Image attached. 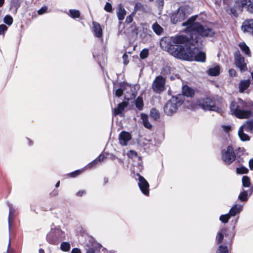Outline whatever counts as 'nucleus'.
I'll return each mask as SVG.
<instances>
[{"label": "nucleus", "instance_id": "nucleus-1", "mask_svg": "<svg viewBox=\"0 0 253 253\" xmlns=\"http://www.w3.org/2000/svg\"><path fill=\"white\" fill-rule=\"evenodd\" d=\"M197 17V15L193 16L182 23V26H187L186 32L189 33L191 38L186 60L204 62L206 59V54L200 52L199 48V43L201 42L200 37H212L215 32L212 29L203 26L198 22H195Z\"/></svg>", "mask_w": 253, "mask_h": 253}, {"label": "nucleus", "instance_id": "nucleus-2", "mask_svg": "<svg viewBox=\"0 0 253 253\" xmlns=\"http://www.w3.org/2000/svg\"><path fill=\"white\" fill-rule=\"evenodd\" d=\"M187 35H180L172 37L171 42L174 44L166 45L167 40L163 39L160 42L162 48L167 50L173 56L181 59L186 60L188 58V51L191 42V38L189 33Z\"/></svg>", "mask_w": 253, "mask_h": 253}, {"label": "nucleus", "instance_id": "nucleus-3", "mask_svg": "<svg viewBox=\"0 0 253 253\" xmlns=\"http://www.w3.org/2000/svg\"><path fill=\"white\" fill-rule=\"evenodd\" d=\"M230 108L232 114L239 119H247L253 114V102L251 101L238 98L231 102Z\"/></svg>", "mask_w": 253, "mask_h": 253}, {"label": "nucleus", "instance_id": "nucleus-4", "mask_svg": "<svg viewBox=\"0 0 253 253\" xmlns=\"http://www.w3.org/2000/svg\"><path fill=\"white\" fill-rule=\"evenodd\" d=\"M182 96H173L166 103L164 107V112L168 116L175 113L178 108L183 103Z\"/></svg>", "mask_w": 253, "mask_h": 253}, {"label": "nucleus", "instance_id": "nucleus-5", "mask_svg": "<svg viewBox=\"0 0 253 253\" xmlns=\"http://www.w3.org/2000/svg\"><path fill=\"white\" fill-rule=\"evenodd\" d=\"M244 131H253V120L247 121L246 123L240 127L238 130V135L240 139L243 141H249L250 140V136L245 133Z\"/></svg>", "mask_w": 253, "mask_h": 253}, {"label": "nucleus", "instance_id": "nucleus-6", "mask_svg": "<svg viewBox=\"0 0 253 253\" xmlns=\"http://www.w3.org/2000/svg\"><path fill=\"white\" fill-rule=\"evenodd\" d=\"M221 159L225 164H232L236 159V155L233 148L229 146L226 149L221 151Z\"/></svg>", "mask_w": 253, "mask_h": 253}, {"label": "nucleus", "instance_id": "nucleus-7", "mask_svg": "<svg viewBox=\"0 0 253 253\" xmlns=\"http://www.w3.org/2000/svg\"><path fill=\"white\" fill-rule=\"evenodd\" d=\"M65 237V233L60 228L51 229L47 234L46 240L50 244H54L59 239Z\"/></svg>", "mask_w": 253, "mask_h": 253}, {"label": "nucleus", "instance_id": "nucleus-8", "mask_svg": "<svg viewBox=\"0 0 253 253\" xmlns=\"http://www.w3.org/2000/svg\"><path fill=\"white\" fill-rule=\"evenodd\" d=\"M196 104L205 110L218 111V108L215 105L214 101L209 98H200L197 100Z\"/></svg>", "mask_w": 253, "mask_h": 253}, {"label": "nucleus", "instance_id": "nucleus-9", "mask_svg": "<svg viewBox=\"0 0 253 253\" xmlns=\"http://www.w3.org/2000/svg\"><path fill=\"white\" fill-rule=\"evenodd\" d=\"M234 63L241 72H244L248 70L247 63L245 58L238 51L234 54Z\"/></svg>", "mask_w": 253, "mask_h": 253}, {"label": "nucleus", "instance_id": "nucleus-10", "mask_svg": "<svg viewBox=\"0 0 253 253\" xmlns=\"http://www.w3.org/2000/svg\"><path fill=\"white\" fill-rule=\"evenodd\" d=\"M166 79L161 76H157L154 80L152 87L153 91L158 93H161L165 90Z\"/></svg>", "mask_w": 253, "mask_h": 253}, {"label": "nucleus", "instance_id": "nucleus-11", "mask_svg": "<svg viewBox=\"0 0 253 253\" xmlns=\"http://www.w3.org/2000/svg\"><path fill=\"white\" fill-rule=\"evenodd\" d=\"M186 17L184 9L183 7H179L175 12L172 13L170 16L171 22L175 24L184 20Z\"/></svg>", "mask_w": 253, "mask_h": 253}, {"label": "nucleus", "instance_id": "nucleus-12", "mask_svg": "<svg viewBox=\"0 0 253 253\" xmlns=\"http://www.w3.org/2000/svg\"><path fill=\"white\" fill-rule=\"evenodd\" d=\"M137 176H138V184L139 187L142 191V192L145 195H148L149 193V185L147 181L140 174L137 173Z\"/></svg>", "mask_w": 253, "mask_h": 253}, {"label": "nucleus", "instance_id": "nucleus-13", "mask_svg": "<svg viewBox=\"0 0 253 253\" xmlns=\"http://www.w3.org/2000/svg\"><path fill=\"white\" fill-rule=\"evenodd\" d=\"M241 29L244 33L253 35V19H247L243 22Z\"/></svg>", "mask_w": 253, "mask_h": 253}, {"label": "nucleus", "instance_id": "nucleus-14", "mask_svg": "<svg viewBox=\"0 0 253 253\" xmlns=\"http://www.w3.org/2000/svg\"><path fill=\"white\" fill-rule=\"evenodd\" d=\"M131 139L130 134L125 131H122L119 136L120 143L123 146H126Z\"/></svg>", "mask_w": 253, "mask_h": 253}, {"label": "nucleus", "instance_id": "nucleus-15", "mask_svg": "<svg viewBox=\"0 0 253 253\" xmlns=\"http://www.w3.org/2000/svg\"><path fill=\"white\" fill-rule=\"evenodd\" d=\"M240 4L242 7H245L249 13H253V0H242Z\"/></svg>", "mask_w": 253, "mask_h": 253}, {"label": "nucleus", "instance_id": "nucleus-16", "mask_svg": "<svg viewBox=\"0 0 253 253\" xmlns=\"http://www.w3.org/2000/svg\"><path fill=\"white\" fill-rule=\"evenodd\" d=\"M93 29L95 37L100 38L102 37V29L100 25L96 22H93Z\"/></svg>", "mask_w": 253, "mask_h": 253}, {"label": "nucleus", "instance_id": "nucleus-17", "mask_svg": "<svg viewBox=\"0 0 253 253\" xmlns=\"http://www.w3.org/2000/svg\"><path fill=\"white\" fill-rule=\"evenodd\" d=\"M126 11L121 4H120L117 9V15L119 21H121L125 18Z\"/></svg>", "mask_w": 253, "mask_h": 253}, {"label": "nucleus", "instance_id": "nucleus-18", "mask_svg": "<svg viewBox=\"0 0 253 253\" xmlns=\"http://www.w3.org/2000/svg\"><path fill=\"white\" fill-rule=\"evenodd\" d=\"M251 84L250 80H241L239 84V91L240 93H243Z\"/></svg>", "mask_w": 253, "mask_h": 253}, {"label": "nucleus", "instance_id": "nucleus-19", "mask_svg": "<svg viewBox=\"0 0 253 253\" xmlns=\"http://www.w3.org/2000/svg\"><path fill=\"white\" fill-rule=\"evenodd\" d=\"M226 228L224 227L219 230L216 237L217 244H219L223 242L224 236H226Z\"/></svg>", "mask_w": 253, "mask_h": 253}, {"label": "nucleus", "instance_id": "nucleus-20", "mask_svg": "<svg viewBox=\"0 0 253 253\" xmlns=\"http://www.w3.org/2000/svg\"><path fill=\"white\" fill-rule=\"evenodd\" d=\"M220 68L219 65H216L213 67H211L208 70V73L211 76H217L220 74Z\"/></svg>", "mask_w": 253, "mask_h": 253}, {"label": "nucleus", "instance_id": "nucleus-21", "mask_svg": "<svg viewBox=\"0 0 253 253\" xmlns=\"http://www.w3.org/2000/svg\"><path fill=\"white\" fill-rule=\"evenodd\" d=\"M127 105L126 102H123L118 104L117 108L114 109V115L116 116L121 114Z\"/></svg>", "mask_w": 253, "mask_h": 253}, {"label": "nucleus", "instance_id": "nucleus-22", "mask_svg": "<svg viewBox=\"0 0 253 253\" xmlns=\"http://www.w3.org/2000/svg\"><path fill=\"white\" fill-rule=\"evenodd\" d=\"M241 50L248 56H251V52L248 46L245 42H241L238 44Z\"/></svg>", "mask_w": 253, "mask_h": 253}, {"label": "nucleus", "instance_id": "nucleus-23", "mask_svg": "<svg viewBox=\"0 0 253 253\" xmlns=\"http://www.w3.org/2000/svg\"><path fill=\"white\" fill-rule=\"evenodd\" d=\"M105 159V157L102 155H100L96 159L93 160L92 162L88 164L86 166V168H91L95 166L97 163L100 162H102Z\"/></svg>", "mask_w": 253, "mask_h": 253}, {"label": "nucleus", "instance_id": "nucleus-24", "mask_svg": "<svg viewBox=\"0 0 253 253\" xmlns=\"http://www.w3.org/2000/svg\"><path fill=\"white\" fill-rule=\"evenodd\" d=\"M182 92L184 95L187 97H190L194 94V91L188 86L184 85L182 87Z\"/></svg>", "mask_w": 253, "mask_h": 253}, {"label": "nucleus", "instance_id": "nucleus-25", "mask_svg": "<svg viewBox=\"0 0 253 253\" xmlns=\"http://www.w3.org/2000/svg\"><path fill=\"white\" fill-rule=\"evenodd\" d=\"M242 209V206L240 205H235L229 211V214L231 216H235L236 214L239 213Z\"/></svg>", "mask_w": 253, "mask_h": 253}, {"label": "nucleus", "instance_id": "nucleus-26", "mask_svg": "<svg viewBox=\"0 0 253 253\" xmlns=\"http://www.w3.org/2000/svg\"><path fill=\"white\" fill-rule=\"evenodd\" d=\"M8 207H9V215H8V226L9 229H10V226H11V222L13 219L14 216V213L15 211V210L13 208L12 205L11 204H8Z\"/></svg>", "mask_w": 253, "mask_h": 253}, {"label": "nucleus", "instance_id": "nucleus-27", "mask_svg": "<svg viewBox=\"0 0 253 253\" xmlns=\"http://www.w3.org/2000/svg\"><path fill=\"white\" fill-rule=\"evenodd\" d=\"M141 118L142 120L144 126L146 128L150 129L152 127V125L148 121L147 115L144 114H142L141 115Z\"/></svg>", "mask_w": 253, "mask_h": 253}, {"label": "nucleus", "instance_id": "nucleus-28", "mask_svg": "<svg viewBox=\"0 0 253 253\" xmlns=\"http://www.w3.org/2000/svg\"><path fill=\"white\" fill-rule=\"evenodd\" d=\"M152 29L154 32L157 35H161L163 31V28L157 22L153 24Z\"/></svg>", "mask_w": 253, "mask_h": 253}, {"label": "nucleus", "instance_id": "nucleus-29", "mask_svg": "<svg viewBox=\"0 0 253 253\" xmlns=\"http://www.w3.org/2000/svg\"><path fill=\"white\" fill-rule=\"evenodd\" d=\"M80 15V12L78 10L70 9L69 11V15L73 19L79 18Z\"/></svg>", "mask_w": 253, "mask_h": 253}, {"label": "nucleus", "instance_id": "nucleus-30", "mask_svg": "<svg viewBox=\"0 0 253 253\" xmlns=\"http://www.w3.org/2000/svg\"><path fill=\"white\" fill-rule=\"evenodd\" d=\"M135 106L137 108L141 110L143 107V99L141 97H138L135 100Z\"/></svg>", "mask_w": 253, "mask_h": 253}, {"label": "nucleus", "instance_id": "nucleus-31", "mask_svg": "<svg viewBox=\"0 0 253 253\" xmlns=\"http://www.w3.org/2000/svg\"><path fill=\"white\" fill-rule=\"evenodd\" d=\"M242 184L244 187H249L251 185L250 178L247 176H243L242 177Z\"/></svg>", "mask_w": 253, "mask_h": 253}, {"label": "nucleus", "instance_id": "nucleus-32", "mask_svg": "<svg viewBox=\"0 0 253 253\" xmlns=\"http://www.w3.org/2000/svg\"><path fill=\"white\" fill-rule=\"evenodd\" d=\"M216 253H228L227 247L224 245H221L219 246Z\"/></svg>", "mask_w": 253, "mask_h": 253}, {"label": "nucleus", "instance_id": "nucleus-33", "mask_svg": "<svg viewBox=\"0 0 253 253\" xmlns=\"http://www.w3.org/2000/svg\"><path fill=\"white\" fill-rule=\"evenodd\" d=\"M71 248L70 244L68 242H64L61 244L60 249L64 252H68Z\"/></svg>", "mask_w": 253, "mask_h": 253}, {"label": "nucleus", "instance_id": "nucleus-34", "mask_svg": "<svg viewBox=\"0 0 253 253\" xmlns=\"http://www.w3.org/2000/svg\"><path fill=\"white\" fill-rule=\"evenodd\" d=\"M151 117L155 120H157L160 117V114L158 111L155 109L153 108L150 111Z\"/></svg>", "mask_w": 253, "mask_h": 253}, {"label": "nucleus", "instance_id": "nucleus-35", "mask_svg": "<svg viewBox=\"0 0 253 253\" xmlns=\"http://www.w3.org/2000/svg\"><path fill=\"white\" fill-rule=\"evenodd\" d=\"M238 198L242 201H246L248 200V192L244 189L243 191L239 195Z\"/></svg>", "mask_w": 253, "mask_h": 253}, {"label": "nucleus", "instance_id": "nucleus-36", "mask_svg": "<svg viewBox=\"0 0 253 253\" xmlns=\"http://www.w3.org/2000/svg\"><path fill=\"white\" fill-rule=\"evenodd\" d=\"M231 215L229 213H227L226 214H222L219 217V220L223 223H226L228 222L229 219L231 217Z\"/></svg>", "mask_w": 253, "mask_h": 253}, {"label": "nucleus", "instance_id": "nucleus-37", "mask_svg": "<svg viewBox=\"0 0 253 253\" xmlns=\"http://www.w3.org/2000/svg\"><path fill=\"white\" fill-rule=\"evenodd\" d=\"M236 172L238 174L247 173L248 172V169L245 167H241L237 168Z\"/></svg>", "mask_w": 253, "mask_h": 253}, {"label": "nucleus", "instance_id": "nucleus-38", "mask_svg": "<svg viewBox=\"0 0 253 253\" xmlns=\"http://www.w3.org/2000/svg\"><path fill=\"white\" fill-rule=\"evenodd\" d=\"M4 22L8 25H11L13 22V18L10 15H6L4 18Z\"/></svg>", "mask_w": 253, "mask_h": 253}, {"label": "nucleus", "instance_id": "nucleus-39", "mask_svg": "<svg viewBox=\"0 0 253 253\" xmlns=\"http://www.w3.org/2000/svg\"><path fill=\"white\" fill-rule=\"evenodd\" d=\"M149 54V51L147 49H143L140 53V58L142 59H145L147 57Z\"/></svg>", "mask_w": 253, "mask_h": 253}, {"label": "nucleus", "instance_id": "nucleus-40", "mask_svg": "<svg viewBox=\"0 0 253 253\" xmlns=\"http://www.w3.org/2000/svg\"><path fill=\"white\" fill-rule=\"evenodd\" d=\"M142 9H143L142 4L140 2H137V3H136V4L135 5L134 11L133 12V13H135L137 11L142 10Z\"/></svg>", "mask_w": 253, "mask_h": 253}, {"label": "nucleus", "instance_id": "nucleus-41", "mask_svg": "<svg viewBox=\"0 0 253 253\" xmlns=\"http://www.w3.org/2000/svg\"><path fill=\"white\" fill-rule=\"evenodd\" d=\"M104 9L107 12H111L112 10V6L111 3L109 2H106L105 6H104Z\"/></svg>", "mask_w": 253, "mask_h": 253}, {"label": "nucleus", "instance_id": "nucleus-42", "mask_svg": "<svg viewBox=\"0 0 253 253\" xmlns=\"http://www.w3.org/2000/svg\"><path fill=\"white\" fill-rule=\"evenodd\" d=\"M127 155L129 157L131 158H133L134 157H137V153L135 151H133V150H130L128 152Z\"/></svg>", "mask_w": 253, "mask_h": 253}, {"label": "nucleus", "instance_id": "nucleus-43", "mask_svg": "<svg viewBox=\"0 0 253 253\" xmlns=\"http://www.w3.org/2000/svg\"><path fill=\"white\" fill-rule=\"evenodd\" d=\"M134 14V13H133V12L131 14L127 16L126 18V22L127 23H130L132 22L133 21V16Z\"/></svg>", "mask_w": 253, "mask_h": 253}, {"label": "nucleus", "instance_id": "nucleus-44", "mask_svg": "<svg viewBox=\"0 0 253 253\" xmlns=\"http://www.w3.org/2000/svg\"><path fill=\"white\" fill-rule=\"evenodd\" d=\"M83 170H77L75 171L74 172H71L70 173V175L71 177H76V176L80 174Z\"/></svg>", "mask_w": 253, "mask_h": 253}, {"label": "nucleus", "instance_id": "nucleus-45", "mask_svg": "<svg viewBox=\"0 0 253 253\" xmlns=\"http://www.w3.org/2000/svg\"><path fill=\"white\" fill-rule=\"evenodd\" d=\"M47 9V7L46 6H43L38 11V13L39 15L42 14L46 12Z\"/></svg>", "mask_w": 253, "mask_h": 253}, {"label": "nucleus", "instance_id": "nucleus-46", "mask_svg": "<svg viewBox=\"0 0 253 253\" xmlns=\"http://www.w3.org/2000/svg\"><path fill=\"white\" fill-rule=\"evenodd\" d=\"M230 76L234 77L236 76V71L234 69H230L228 71Z\"/></svg>", "mask_w": 253, "mask_h": 253}, {"label": "nucleus", "instance_id": "nucleus-47", "mask_svg": "<svg viewBox=\"0 0 253 253\" xmlns=\"http://www.w3.org/2000/svg\"><path fill=\"white\" fill-rule=\"evenodd\" d=\"M123 90L121 88H118L116 90L115 95L118 97H120L122 95Z\"/></svg>", "mask_w": 253, "mask_h": 253}, {"label": "nucleus", "instance_id": "nucleus-48", "mask_svg": "<svg viewBox=\"0 0 253 253\" xmlns=\"http://www.w3.org/2000/svg\"><path fill=\"white\" fill-rule=\"evenodd\" d=\"M123 59L124 64L126 65L128 63V55L127 54L125 53L123 56Z\"/></svg>", "mask_w": 253, "mask_h": 253}, {"label": "nucleus", "instance_id": "nucleus-49", "mask_svg": "<svg viewBox=\"0 0 253 253\" xmlns=\"http://www.w3.org/2000/svg\"><path fill=\"white\" fill-rule=\"evenodd\" d=\"M7 30V27L3 25H0V34H2L5 31Z\"/></svg>", "mask_w": 253, "mask_h": 253}, {"label": "nucleus", "instance_id": "nucleus-50", "mask_svg": "<svg viewBox=\"0 0 253 253\" xmlns=\"http://www.w3.org/2000/svg\"><path fill=\"white\" fill-rule=\"evenodd\" d=\"M85 193H86V192L85 190H81L79 191L76 193V196L81 197V196H83L85 194Z\"/></svg>", "mask_w": 253, "mask_h": 253}, {"label": "nucleus", "instance_id": "nucleus-51", "mask_svg": "<svg viewBox=\"0 0 253 253\" xmlns=\"http://www.w3.org/2000/svg\"><path fill=\"white\" fill-rule=\"evenodd\" d=\"M222 128L225 132H228L231 129V127L229 126H222Z\"/></svg>", "mask_w": 253, "mask_h": 253}, {"label": "nucleus", "instance_id": "nucleus-52", "mask_svg": "<svg viewBox=\"0 0 253 253\" xmlns=\"http://www.w3.org/2000/svg\"><path fill=\"white\" fill-rule=\"evenodd\" d=\"M156 2L158 6L162 8L164 5V0H156Z\"/></svg>", "mask_w": 253, "mask_h": 253}, {"label": "nucleus", "instance_id": "nucleus-53", "mask_svg": "<svg viewBox=\"0 0 253 253\" xmlns=\"http://www.w3.org/2000/svg\"><path fill=\"white\" fill-rule=\"evenodd\" d=\"M86 253H95V251L92 248H89L86 250Z\"/></svg>", "mask_w": 253, "mask_h": 253}, {"label": "nucleus", "instance_id": "nucleus-54", "mask_svg": "<svg viewBox=\"0 0 253 253\" xmlns=\"http://www.w3.org/2000/svg\"><path fill=\"white\" fill-rule=\"evenodd\" d=\"M71 253H81V252L80 249L74 248L72 250Z\"/></svg>", "mask_w": 253, "mask_h": 253}, {"label": "nucleus", "instance_id": "nucleus-55", "mask_svg": "<svg viewBox=\"0 0 253 253\" xmlns=\"http://www.w3.org/2000/svg\"><path fill=\"white\" fill-rule=\"evenodd\" d=\"M249 167L251 170L253 169V159L250 160Z\"/></svg>", "mask_w": 253, "mask_h": 253}, {"label": "nucleus", "instance_id": "nucleus-56", "mask_svg": "<svg viewBox=\"0 0 253 253\" xmlns=\"http://www.w3.org/2000/svg\"><path fill=\"white\" fill-rule=\"evenodd\" d=\"M151 141L150 140H148L147 139H144V140H143V144L144 145H147L148 144H149V142Z\"/></svg>", "mask_w": 253, "mask_h": 253}, {"label": "nucleus", "instance_id": "nucleus-57", "mask_svg": "<svg viewBox=\"0 0 253 253\" xmlns=\"http://www.w3.org/2000/svg\"><path fill=\"white\" fill-rule=\"evenodd\" d=\"M4 2V0H0V7H1Z\"/></svg>", "mask_w": 253, "mask_h": 253}, {"label": "nucleus", "instance_id": "nucleus-58", "mask_svg": "<svg viewBox=\"0 0 253 253\" xmlns=\"http://www.w3.org/2000/svg\"><path fill=\"white\" fill-rule=\"evenodd\" d=\"M253 192V185L252 186V187L251 188V189L249 191V192L250 195Z\"/></svg>", "mask_w": 253, "mask_h": 253}, {"label": "nucleus", "instance_id": "nucleus-59", "mask_svg": "<svg viewBox=\"0 0 253 253\" xmlns=\"http://www.w3.org/2000/svg\"><path fill=\"white\" fill-rule=\"evenodd\" d=\"M39 253H44V251L42 249H40L39 251Z\"/></svg>", "mask_w": 253, "mask_h": 253}, {"label": "nucleus", "instance_id": "nucleus-60", "mask_svg": "<svg viewBox=\"0 0 253 253\" xmlns=\"http://www.w3.org/2000/svg\"><path fill=\"white\" fill-rule=\"evenodd\" d=\"M59 184H60V181H58L56 184H55V187L56 188L58 187L59 186Z\"/></svg>", "mask_w": 253, "mask_h": 253}, {"label": "nucleus", "instance_id": "nucleus-61", "mask_svg": "<svg viewBox=\"0 0 253 253\" xmlns=\"http://www.w3.org/2000/svg\"><path fill=\"white\" fill-rule=\"evenodd\" d=\"M251 76H252V79L253 80V72L251 73Z\"/></svg>", "mask_w": 253, "mask_h": 253}, {"label": "nucleus", "instance_id": "nucleus-62", "mask_svg": "<svg viewBox=\"0 0 253 253\" xmlns=\"http://www.w3.org/2000/svg\"><path fill=\"white\" fill-rule=\"evenodd\" d=\"M226 244H227L226 242V240H224V241Z\"/></svg>", "mask_w": 253, "mask_h": 253}, {"label": "nucleus", "instance_id": "nucleus-63", "mask_svg": "<svg viewBox=\"0 0 253 253\" xmlns=\"http://www.w3.org/2000/svg\"><path fill=\"white\" fill-rule=\"evenodd\" d=\"M150 1H153V0H149Z\"/></svg>", "mask_w": 253, "mask_h": 253}]
</instances>
